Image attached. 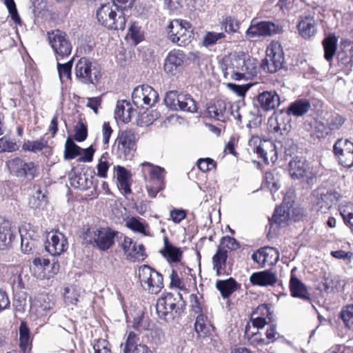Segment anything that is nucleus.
Here are the masks:
<instances>
[{"mask_svg":"<svg viewBox=\"0 0 353 353\" xmlns=\"http://www.w3.org/2000/svg\"><path fill=\"white\" fill-rule=\"evenodd\" d=\"M258 61L243 52H235L224 63V76L235 81L249 80L257 75Z\"/></svg>","mask_w":353,"mask_h":353,"instance_id":"nucleus-1","label":"nucleus"},{"mask_svg":"<svg viewBox=\"0 0 353 353\" xmlns=\"http://www.w3.org/2000/svg\"><path fill=\"white\" fill-rule=\"evenodd\" d=\"M97 18L101 25L111 30H123L125 26L122 7L114 1L101 5L97 12Z\"/></svg>","mask_w":353,"mask_h":353,"instance_id":"nucleus-2","label":"nucleus"},{"mask_svg":"<svg viewBox=\"0 0 353 353\" xmlns=\"http://www.w3.org/2000/svg\"><path fill=\"white\" fill-rule=\"evenodd\" d=\"M117 232L109 228H88L82 234V238L88 244H95L101 250L105 251L114 243Z\"/></svg>","mask_w":353,"mask_h":353,"instance_id":"nucleus-3","label":"nucleus"},{"mask_svg":"<svg viewBox=\"0 0 353 353\" xmlns=\"http://www.w3.org/2000/svg\"><path fill=\"white\" fill-rule=\"evenodd\" d=\"M77 79L82 83L96 85L101 77V68L87 58L80 59L74 68Z\"/></svg>","mask_w":353,"mask_h":353,"instance_id":"nucleus-4","label":"nucleus"},{"mask_svg":"<svg viewBox=\"0 0 353 353\" xmlns=\"http://www.w3.org/2000/svg\"><path fill=\"white\" fill-rule=\"evenodd\" d=\"M184 306L185 302L179 292L176 294L167 293L158 299L156 310L160 318L166 319L168 316L171 315L173 311L176 313H181Z\"/></svg>","mask_w":353,"mask_h":353,"instance_id":"nucleus-5","label":"nucleus"},{"mask_svg":"<svg viewBox=\"0 0 353 353\" xmlns=\"http://www.w3.org/2000/svg\"><path fill=\"white\" fill-rule=\"evenodd\" d=\"M49 43L55 54L57 61L68 58L72 52V45L68 34L59 30L48 32Z\"/></svg>","mask_w":353,"mask_h":353,"instance_id":"nucleus-6","label":"nucleus"},{"mask_svg":"<svg viewBox=\"0 0 353 353\" xmlns=\"http://www.w3.org/2000/svg\"><path fill=\"white\" fill-rule=\"evenodd\" d=\"M6 165L10 173L20 179H33L38 173V165L33 161H27L21 157L8 160Z\"/></svg>","mask_w":353,"mask_h":353,"instance_id":"nucleus-7","label":"nucleus"},{"mask_svg":"<svg viewBox=\"0 0 353 353\" xmlns=\"http://www.w3.org/2000/svg\"><path fill=\"white\" fill-rule=\"evenodd\" d=\"M252 151L263 160L266 164L277 160V152L274 143L268 140H262L258 136H252L248 142Z\"/></svg>","mask_w":353,"mask_h":353,"instance_id":"nucleus-8","label":"nucleus"},{"mask_svg":"<svg viewBox=\"0 0 353 353\" xmlns=\"http://www.w3.org/2000/svg\"><path fill=\"white\" fill-rule=\"evenodd\" d=\"M139 278L143 288L151 294H158L163 288L162 275L148 265L139 268Z\"/></svg>","mask_w":353,"mask_h":353,"instance_id":"nucleus-9","label":"nucleus"},{"mask_svg":"<svg viewBox=\"0 0 353 353\" xmlns=\"http://www.w3.org/2000/svg\"><path fill=\"white\" fill-rule=\"evenodd\" d=\"M283 61V52L280 43L272 41L267 48L266 57L262 61L261 67L265 72L274 73L282 68Z\"/></svg>","mask_w":353,"mask_h":353,"instance_id":"nucleus-10","label":"nucleus"},{"mask_svg":"<svg viewBox=\"0 0 353 353\" xmlns=\"http://www.w3.org/2000/svg\"><path fill=\"white\" fill-rule=\"evenodd\" d=\"M191 24L185 20L174 19L168 26V37L179 46H185L190 42L192 32Z\"/></svg>","mask_w":353,"mask_h":353,"instance_id":"nucleus-11","label":"nucleus"},{"mask_svg":"<svg viewBox=\"0 0 353 353\" xmlns=\"http://www.w3.org/2000/svg\"><path fill=\"white\" fill-rule=\"evenodd\" d=\"M132 99L137 108H147L157 102L159 94L151 86L143 85L134 89Z\"/></svg>","mask_w":353,"mask_h":353,"instance_id":"nucleus-12","label":"nucleus"},{"mask_svg":"<svg viewBox=\"0 0 353 353\" xmlns=\"http://www.w3.org/2000/svg\"><path fill=\"white\" fill-rule=\"evenodd\" d=\"M138 139L137 134L131 129L119 132L115 141L119 155L125 158L131 156L136 150Z\"/></svg>","mask_w":353,"mask_h":353,"instance_id":"nucleus-13","label":"nucleus"},{"mask_svg":"<svg viewBox=\"0 0 353 353\" xmlns=\"http://www.w3.org/2000/svg\"><path fill=\"white\" fill-rule=\"evenodd\" d=\"M289 172L293 179H303L309 185H312L316 182V176L304 159L296 157L290 161Z\"/></svg>","mask_w":353,"mask_h":353,"instance_id":"nucleus-14","label":"nucleus"},{"mask_svg":"<svg viewBox=\"0 0 353 353\" xmlns=\"http://www.w3.org/2000/svg\"><path fill=\"white\" fill-rule=\"evenodd\" d=\"M279 32V26L272 22L257 21L256 19H253L245 34L247 38L254 39L261 37H270Z\"/></svg>","mask_w":353,"mask_h":353,"instance_id":"nucleus-15","label":"nucleus"},{"mask_svg":"<svg viewBox=\"0 0 353 353\" xmlns=\"http://www.w3.org/2000/svg\"><path fill=\"white\" fill-rule=\"evenodd\" d=\"M315 199L314 201L318 211L326 213L334 203L339 201L342 196L340 193L334 190H328L325 188H318L313 193Z\"/></svg>","mask_w":353,"mask_h":353,"instance_id":"nucleus-16","label":"nucleus"},{"mask_svg":"<svg viewBox=\"0 0 353 353\" xmlns=\"http://www.w3.org/2000/svg\"><path fill=\"white\" fill-rule=\"evenodd\" d=\"M333 152L339 163L346 168L353 167V143L339 139L334 145Z\"/></svg>","mask_w":353,"mask_h":353,"instance_id":"nucleus-17","label":"nucleus"},{"mask_svg":"<svg viewBox=\"0 0 353 353\" xmlns=\"http://www.w3.org/2000/svg\"><path fill=\"white\" fill-rule=\"evenodd\" d=\"M19 232L21 236V249L24 254L32 253L38 245L39 235L34 227L30 223L22 225Z\"/></svg>","mask_w":353,"mask_h":353,"instance_id":"nucleus-18","label":"nucleus"},{"mask_svg":"<svg viewBox=\"0 0 353 353\" xmlns=\"http://www.w3.org/2000/svg\"><path fill=\"white\" fill-rule=\"evenodd\" d=\"M55 305V300L52 295L41 293L36 295L31 301L30 312L37 318L46 316Z\"/></svg>","mask_w":353,"mask_h":353,"instance_id":"nucleus-19","label":"nucleus"},{"mask_svg":"<svg viewBox=\"0 0 353 353\" xmlns=\"http://www.w3.org/2000/svg\"><path fill=\"white\" fill-rule=\"evenodd\" d=\"M268 128L271 133L286 135L291 130V118L286 112L274 114L269 118Z\"/></svg>","mask_w":353,"mask_h":353,"instance_id":"nucleus-20","label":"nucleus"},{"mask_svg":"<svg viewBox=\"0 0 353 353\" xmlns=\"http://www.w3.org/2000/svg\"><path fill=\"white\" fill-rule=\"evenodd\" d=\"M68 242L65 236L59 232L48 233L45 245L46 250L52 256H59L67 250Z\"/></svg>","mask_w":353,"mask_h":353,"instance_id":"nucleus-21","label":"nucleus"},{"mask_svg":"<svg viewBox=\"0 0 353 353\" xmlns=\"http://www.w3.org/2000/svg\"><path fill=\"white\" fill-rule=\"evenodd\" d=\"M206 114L211 119L225 122L232 114L231 105L224 101L218 100L213 104L208 106Z\"/></svg>","mask_w":353,"mask_h":353,"instance_id":"nucleus-22","label":"nucleus"},{"mask_svg":"<svg viewBox=\"0 0 353 353\" xmlns=\"http://www.w3.org/2000/svg\"><path fill=\"white\" fill-rule=\"evenodd\" d=\"M185 59L184 52L179 50H172L164 61V70L169 75H174L182 67Z\"/></svg>","mask_w":353,"mask_h":353,"instance_id":"nucleus-23","label":"nucleus"},{"mask_svg":"<svg viewBox=\"0 0 353 353\" xmlns=\"http://www.w3.org/2000/svg\"><path fill=\"white\" fill-rule=\"evenodd\" d=\"M252 259L262 267L275 265L279 259V251L272 247L259 249L257 252L252 254Z\"/></svg>","mask_w":353,"mask_h":353,"instance_id":"nucleus-24","label":"nucleus"},{"mask_svg":"<svg viewBox=\"0 0 353 353\" xmlns=\"http://www.w3.org/2000/svg\"><path fill=\"white\" fill-rule=\"evenodd\" d=\"M122 248L127 257L132 261H143L146 256L143 244H137L131 238L125 236Z\"/></svg>","mask_w":353,"mask_h":353,"instance_id":"nucleus-25","label":"nucleus"},{"mask_svg":"<svg viewBox=\"0 0 353 353\" xmlns=\"http://www.w3.org/2000/svg\"><path fill=\"white\" fill-rule=\"evenodd\" d=\"M50 266V263L48 259H41V258H36L32 261V266L31 267V270H32L34 274H37V276L39 279H48L52 277L54 274L57 273L58 270V266L55 264L53 265L52 269V272H50L48 270Z\"/></svg>","mask_w":353,"mask_h":353,"instance_id":"nucleus-26","label":"nucleus"},{"mask_svg":"<svg viewBox=\"0 0 353 353\" xmlns=\"http://www.w3.org/2000/svg\"><path fill=\"white\" fill-rule=\"evenodd\" d=\"M258 101L263 110L270 111L279 107L280 97L274 90L264 91L258 95Z\"/></svg>","mask_w":353,"mask_h":353,"instance_id":"nucleus-27","label":"nucleus"},{"mask_svg":"<svg viewBox=\"0 0 353 353\" xmlns=\"http://www.w3.org/2000/svg\"><path fill=\"white\" fill-rule=\"evenodd\" d=\"M252 284L259 286H270L274 285L277 281L276 274L265 270L252 273L250 276Z\"/></svg>","mask_w":353,"mask_h":353,"instance_id":"nucleus-28","label":"nucleus"},{"mask_svg":"<svg viewBox=\"0 0 353 353\" xmlns=\"http://www.w3.org/2000/svg\"><path fill=\"white\" fill-rule=\"evenodd\" d=\"M141 167V172L145 181H147L148 176H150V179L157 180L159 182L163 181L165 173L164 168L149 162L142 163Z\"/></svg>","mask_w":353,"mask_h":353,"instance_id":"nucleus-29","label":"nucleus"},{"mask_svg":"<svg viewBox=\"0 0 353 353\" xmlns=\"http://www.w3.org/2000/svg\"><path fill=\"white\" fill-rule=\"evenodd\" d=\"M163 248L160 250L161 255L171 262H179L182 256L181 249L170 243L166 236H163Z\"/></svg>","mask_w":353,"mask_h":353,"instance_id":"nucleus-30","label":"nucleus"},{"mask_svg":"<svg viewBox=\"0 0 353 353\" xmlns=\"http://www.w3.org/2000/svg\"><path fill=\"white\" fill-rule=\"evenodd\" d=\"M295 268L292 270L290 289L292 296L303 300L309 299L308 292L305 285L294 274Z\"/></svg>","mask_w":353,"mask_h":353,"instance_id":"nucleus-31","label":"nucleus"},{"mask_svg":"<svg viewBox=\"0 0 353 353\" xmlns=\"http://www.w3.org/2000/svg\"><path fill=\"white\" fill-rule=\"evenodd\" d=\"M341 50L338 52L339 62L346 66L352 65L353 58V46L352 41L343 39L340 43Z\"/></svg>","mask_w":353,"mask_h":353,"instance_id":"nucleus-32","label":"nucleus"},{"mask_svg":"<svg viewBox=\"0 0 353 353\" xmlns=\"http://www.w3.org/2000/svg\"><path fill=\"white\" fill-rule=\"evenodd\" d=\"M14 237L9 221L0 219V250L7 249Z\"/></svg>","mask_w":353,"mask_h":353,"instance_id":"nucleus-33","label":"nucleus"},{"mask_svg":"<svg viewBox=\"0 0 353 353\" xmlns=\"http://www.w3.org/2000/svg\"><path fill=\"white\" fill-rule=\"evenodd\" d=\"M337 43L338 39L333 34H330L323 40L322 45L324 50V58L327 61L331 62L332 61L336 52Z\"/></svg>","mask_w":353,"mask_h":353,"instance_id":"nucleus-34","label":"nucleus"},{"mask_svg":"<svg viewBox=\"0 0 353 353\" xmlns=\"http://www.w3.org/2000/svg\"><path fill=\"white\" fill-rule=\"evenodd\" d=\"M311 108L310 103L307 99H299L292 103L287 109L286 113L294 117H302L307 113Z\"/></svg>","mask_w":353,"mask_h":353,"instance_id":"nucleus-35","label":"nucleus"},{"mask_svg":"<svg viewBox=\"0 0 353 353\" xmlns=\"http://www.w3.org/2000/svg\"><path fill=\"white\" fill-rule=\"evenodd\" d=\"M132 108L129 102L126 101H118L114 112L116 119H119L124 123H128L132 117Z\"/></svg>","mask_w":353,"mask_h":353,"instance_id":"nucleus-36","label":"nucleus"},{"mask_svg":"<svg viewBox=\"0 0 353 353\" xmlns=\"http://www.w3.org/2000/svg\"><path fill=\"white\" fill-rule=\"evenodd\" d=\"M212 325L207 316L203 314L197 315L194 323V330L199 338H205L210 334Z\"/></svg>","mask_w":353,"mask_h":353,"instance_id":"nucleus-37","label":"nucleus"},{"mask_svg":"<svg viewBox=\"0 0 353 353\" xmlns=\"http://www.w3.org/2000/svg\"><path fill=\"white\" fill-rule=\"evenodd\" d=\"M228 259V250L223 248H218L216 254L212 257L213 269L216 271L218 276L224 274L223 270L225 267Z\"/></svg>","mask_w":353,"mask_h":353,"instance_id":"nucleus-38","label":"nucleus"},{"mask_svg":"<svg viewBox=\"0 0 353 353\" xmlns=\"http://www.w3.org/2000/svg\"><path fill=\"white\" fill-rule=\"evenodd\" d=\"M237 283L232 278L226 280H219L216 283V288L220 291L224 299L230 296L237 289Z\"/></svg>","mask_w":353,"mask_h":353,"instance_id":"nucleus-39","label":"nucleus"},{"mask_svg":"<svg viewBox=\"0 0 353 353\" xmlns=\"http://www.w3.org/2000/svg\"><path fill=\"white\" fill-rule=\"evenodd\" d=\"M126 226L134 232L150 236L148 225L145 221H141L140 218L131 217L126 221Z\"/></svg>","mask_w":353,"mask_h":353,"instance_id":"nucleus-40","label":"nucleus"},{"mask_svg":"<svg viewBox=\"0 0 353 353\" xmlns=\"http://www.w3.org/2000/svg\"><path fill=\"white\" fill-rule=\"evenodd\" d=\"M298 29L303 37L310 38L316 32L315 21L312 18L305 17L299 22Z\"/></svg>","mask_w":353,"mask_h":353,"instance_id":"nucleus-41","label":"nucleus"},{"mask_svg":"<svg viewBox=\"0 0 353 353\" xmlns=\"http://www.w3.org/2000/svg\"><path fill=\"white\" fill-rule=\"evenodd\" d=\"M178 103V110H180L192 113L197 111L196 103L190 94L181 93Z\"/></svg>","mask_w":353,"mask_h":353,"instance_id":"nucleus-42","label":"nucleus"},{"mask_svg":"<svg viewBox=\"0 0 353 353\" xmlns=\"http://www.w3.org/2000/svg\"><path fill=\"white\" fill-rule=\"evenodd\" d=\"M125 342L121 344L123 353H132L135 347L138 346L139 342V334L130 331L125 335Z\"/></svg>","mask_w":353,"mask_h":353,"instance_id":"nucleus-43","label":"nucleus"},{"mask_svg":"<svg viewBox=\"0 0 353 353\" xmlns=\"http://www.w3.org/2000/svg\"><path fill=\"white\" fill-rule=\"evenodd\" d=\"M290 219L289 208L284 205L277 207L270 221L274 222L279 225H286Z\"/></svg>","mask_w":353,"mask_h":353,"instance_id":"nucleus-44","label":"nucleus"},{"mask_svg":"<svg viewBox=\"0 0 353 353\" xmlns=\"http://www.w3.org/2000/svg\"><path fill=\"white\" fill-rule=\"evenodd\" d=\"M245 337L248 339V343L252 346L264 345L268 344L262 337L261 334L257 332L251 331L250 325H247L245 330Z\"/></svg>","mask_w":353,"mask_h":353,"instance_id":"nucleus-45","label":"nucleus"},{"mask_svg":"<svg viewBox=\"0 0 353 353\" xmlns=\"http://www.w3.org/2000/svg\"><path fill=\"white\" fill-rule=\"evenodd\" d=\"M30 330L25 321H22L19 326V347L25 352L30 343Z\"/></svg>","mask_w":353,"mask_h":353,"instance_id":"nucleus-46","label":"nucleus"},{"mask_svg":"<svg viewBox=\"0 0 353 353\" xmlns=\"http://www.w3.org/2000/svg\"><path fill=\"white\" fill-rule=\"evenodd\" d=\"M73 58L64 63H61L60 61L57 62V70L60 81L63 83L65 80L70 79L71 72L73 63Z\"/></svg>","mask_w":353,"mask_h":353,"instance_id":"nucleus-47","label":"nucleus"},{"mask_svg":"<svg viewBox=\"0 0 353 353\" xmlns=\"http://www.w3.org/2000/svg\"><path fill=\"white\" fill-rule=\"evenodd\" d=\"M81 148L75 144L70 138H68L65 144L64 158L71 160L81 154Z\"/></svg>","mask_w":353,"mask_h":353,"instance_id":"nucleus-48","label":"nucleus"},{"mask_svg":"<svg viewBox=\"0 0 353 353\" xmlns=\"http://www.w3.org/2000/svg\"><path fill=\"white\" fill-rule=\"evenodd\" d=\"M46 203V197L39 188L37 189L35 192L29 199V205L33 209L40 208Z\"/></svg>","mask_w":353,"mask_h":353,"instance_id":"nucleus-49","label":"nucleus"},{"mask_svg":"<svg viewBox=\"0 0 353 353\" xmlns=\"http://www.w3.org/2000/svg\"><path fill=\"white\" fill-rule=\"evenodd\" d=\"M19 146L14 139L4 136L0 138V152H12L17 151Z\"/></svg>","mask_w":353,"mask_h":353,"instance_id":"nucleus-50","label":"nucleus"},{"mask_svg":"<svg viewBox=\"0 0 353 353\" xmlns=\"http://www.w3.org/2000/svg\"><path fill=\"white\" fill-rule=\"evenodd\" d=\"M225 37L223 32H207L203 37V45L205 47L212 46Z\"/></svg>","mask_w":353,"mask_h":353,"instance_id":"nucleus-51","label":"nucleus"},{"mask_svg":"<svg viewBox=\"0 0 353 353\" xmlns=\"http://www.w3.org/2000/svg\"><path fill=\"white\" fill-rule=\"evenodd\" d=\"M341 317L345 327L353 331V304L348 305L342 309Z\"/></svg>","mask_w":353,"mask_h":353,"instance_id":"nucleus-52","label":"nucleus"},{"mask_svg":"<svg viewBox=\"0 0 353 353\" xmlns=\"http://www.w3.org/2000/svg\"><path fill=\"white\" fill-rule=\"evenodd\" d=\"M47 142L43 139H39L37 141H26L23 143L22 148L25 151H30L32 152H37L42 150L46 148Z\"/></svg>","mask_w":353,"mask_h":353,"instance_id":"nucleus-53","label":"nucleus"},{"mask_svg":"<svg viewBox=\"0 0 353 353\" xmlns=\"http://www.w3.org/2000/svg\"><path fill=\"white\" fill-rule=\"evenodd\" d=\"M179 97L180 94H178L177 91H169L165 96L164 102L170 109L178 110Z\"/></svg>","mask_w":353,"mask_h":353,"instance_id":"nucleus-54","label":"nucleus"},{"mask_svg":"<svg viewBox=\"0 0 353 353\" xmlns=\"http://www.w3.org/2000/svg\"><path fill=\"white\" fill-rule=\"evenodd\" d=\"M239 248V244L234 238L226 236L221 239L220 245L218 248H223L226 250H236Z\"/></svg>","mask_w":353,"mask_h":353,"instance_id":"nucleus-55","label":"nucleus"},{"mask_svg":"<svg viewBox=\"0 0 353 353\" xmlns=\"http://www.w3.org/2000/svg\"><path fill=\"white\" fill-rule=\"evenodd\" d=\"M265 185L272 192H275L279 188L278 179H276L274 174L271 172H267L265 174Z\"/></svg>","mask_w":353,"mask_h":353,"instance_id":"nucleus-56","label":"nucleus"},{"mask_svg":"<svg viewBox=\"0 0 353 353\" xmlns=\"http://www.w3.org/2000/svg\"><path fill=\"white\" fill-rule=\"evenodd\" d=\"M8 12L10 14L11 19L17 23L21 24V19L18 14L16 4L14 0H3Z\"/></svg>","mask_w":353,"mask_h":353,"instance_id":"nucleus-57","label":"nucleus"},{"mask_svg":"<svg viewBox=\"0 0 353 353\" xmlns=\"http://www.w3.org/2000/svg\"><path fill=\"white\" fill-rule=\"evenodd\" d=\"M80 289L72 287L65 289V299L72 304H75L79 301Z\"/></svg>","mask_w":353,"mask_h":353,"instance_id":"nucleus-58","label":"nucleus"},{"mask_svg":"<svg viewBox=\"0 0 353 353\" xmlns=\"http://www.w3.org/2000/svg\"><path fill=\"white\" fill-rule=\"evenodd\" d=\"M132 327L137 330L141 332L148 329V325L145 321L143 313L140 312L134 317Z\"/></svg>","mask_w":353,"mask_h":353,"instance_id":"nucleus-59","label":"nucleus"},{"mask_svg":"<svg viewBox=\"0 0 353 353\" xmlns=\"http://www.w3.org/2000/svg\"><path fill=\"white\" fill-rule=\"evenodd\" d=\"M214 161L210 158L200 159L197 161L198 168L203 172H207L215 168Z\"/></svg>","mask_w":353,"mask_h":353,"instance_id":"nucleus-60","label":"nucleus"},{"mask_svg":"<svg viewBox=\"0 0 353 353\" xmlns=\"http://www.w3.org/2000/svg\"><path fill=\"white\" fill-rule=\"evenodd\" d=\"M103 157L99 159L97 165V176L100 178L105 179L107 177V172L110 168V163L107 161L103 160Z\"/></svg>","mask_w":353,"mask_h":353,"instance_id":"nucleus-61","label":"nucleus"},{"mask_svg":"<svg viewBox=\"0 0 353 353\" xmlns=\"http://www.w3.org/2000/svg\"><path fill=\"white\" fill-rule=\"evenodd\" d=\"M117 181H129L130 178V172L121 165H117L114 168Z\"/></svg>","mask_w":353,"mask_h":353,"instance_id":"nucleus-62","label":"nucleus"},{"mask_svg":"<svg viewBox=\"0 0 353 353\" xmlns=\"http://www.w3.org/2000/svg\"><path fill=\"white\" fill-rule=\"evenodd\" d=\"M330 254L335 259H342L345 261H350L353 257V252L343 250L332 251Z\"/></svg>","mask_w":353,"mask_h":353,"instance_id":"nucleus-63","label":"nucleus"},{"mask_svg":"<svg viewBox=\"0 0 353 353\" xmlns=\"http://www.w3.org/2000/svg\"><path fill=\"white\" fill-rule=\"evenodd\" d=\"M87 136L88 132L86 126L83 123H80L79 126L75 128L74 139L77 141L81 142L84 141L87 138Z\"/></svg>","mask_w":353,"mask_h":353,"instance_id":"nucleus-64","label":"nucleus"}]
</instances>
